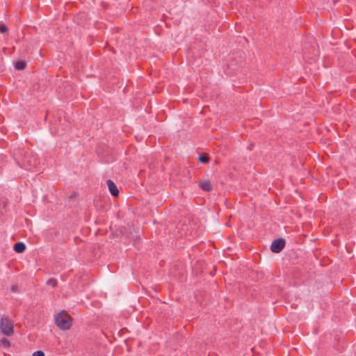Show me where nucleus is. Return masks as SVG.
Listing matches in <instances>:
<instances>
[{"instance_id":"1","label":"nucleus","mask_w":356,"mask_h":356,"mask_svg":"<svg viewBox=\"0 0 356 356\" xmlns=\"http://www.w3.org/2000/svg\"><path fill=\"white\" fill-rule=\"evenodd\" d=\"M56 325L63 330H69L72 326V318L65 311L57 314L54 318Z\"/></svg>"},{"instance_id":"2","label":"nucleus","mask_w":356,"mask_h":356,"mask_svg":"<svg viewBox=\"0 0 356 356\" xmlns=\"http://www.w3.org/2000/svg\"><path fill=\"white\" fill-rule=\"evenodd\" d=\"M0 330L3 334L10 336L14 332L13 323L6 315H3L0 321Z\"/></svg>"},{"instance_id":"3","label":"nucleus","mask_w":356,"mask_h":356,"mask_svg":"<svg viewBox=\"0 0 356 356\" xmlns=\"http://www.w3.org/2000/svg\"><path fill=\"white\" fill-rule=\"evenodd\" d=\"M285 245V240L280 238L273 241L270 245V250L274 253L280 252Z\"/></svg>"},{"instance_id":"4","label":"nucleus","mask_w":356,"mask_h":356,"mask_svg":"<svg viewBox=\"0 0 356 356\" xmlns=\"http://www.w3.org/2000/svg\"><path fill=\"white\" fill-rule=\"evenodd\" d=\"M106 184L108 186L111 194L115 197L118 196L119 194V191L115 183L112 180L108 179L106 181Z\"/></svg>"},{"instance_id":"5","label":"nucleus","mask_w":356,"mask_h":356,"mask_svg":"<svg viewBox=\"0 0 356 356\" xmlns=\"http://www.w3.org/2000/svg\"><path fill=\"white\" fill-rule=\"evenodd\" d=\"M200 188L205 191H211L212 190L211 182L208 180H203L200 182Z\"/></svg>"},{"instance_id":"6","label":"nucleus","mask_w":356,"mask_h":356,"mask_svg":"<svg viewBox=\"0 0 356 356\" xmlns=\"http://www.w3.org/2000/svg\"><path fill=\"white\" fill-rule=\"evenodd\" d=\"M13 249L16 252L22 253L25 250L26 245L23 242H18L15 244Z\"/></svg>"},{"instance_id":"7","label":"nucleus","mask_w":356,"mask_h":356,"mask_svg":"<svg viewBox=\"0 0 356 356\" xmlns=\"http://www.w3.org/2000/svg\"><path fill=\"white\" fill-rule=\"evenodd\" d=\"M15 67L17 70H22L25 68L26 63H24V61H17L15 63Z\"/></svg>"},{"instance_id":"8","label":"nucleus","mask_w":356,"mask_h":356,"mask_svg":"<svg viewBox=\"0 0 356 356\" xmlns=\"http://www.w3.org/2000/svg\"><path fill=\"white\" fill-rule=\"evenodd\" d=\"M25 162L30 166H35L36 165V161L33 158H25Z\"/></svg>"},{"instance_id":"9","label":"nucleus","mask_w":356,"mask_h":356,"mask_svg":"<svg viewBox=\"0 0 356 356\" xmlns=\"http://www.w3.org/2000/svg\"><path fill=\"white\" fill-rule=\"evenodd\" d=\"M8 26L4 24H0V31L2 33H5L6 32H8Z\"/></svg>"},{"instance_id":"10","label":"nucleus","mask_w":356,"mask_h":356,"mask_svg":"<svg viewBox=\"0 0 356 356\" xmlns=\"http://www.w3.org/2000/svg\"><path fill=\"white\" fill-rule=\"evenodd\" d=\"M200 162L207 163L209 161V158L207 156H201L198 159Z\"/></svg>"},{"instance_id":"11","label":"nucleus","mask_w":356,"mask_h":356,"mask_svg":"<svg viewBox=\"0 0 356 356\" xmlns=\"http://www.w3.org/2000/svg\"><path fill=\"white\" fill-rule=\"evenodd\" d=\"M47 284L48 285H50L53 287H55L57 284V282L55 279H49L47 282Z\"/></svg>"},{"instance_id":"12","label":"nucleus","mask_w":356,"mask_h":356,"mask_svg":"<svg viewBox=\"0 0 356 356\" xmlns=\"http://www.w3.org/2000/svg\"><path fill=\"white\" fill-rule=\"evenodd\" d=\"M32 356H44V353L42 350H37L33 353Z\"/></svg>"},{"instance_id":"13","label":"nucleus","mask_w":356,"mask_h":356,"mask_svg":"<svg viewBox=\"0 0 356 356\" xmlns=\"http://www.w3.org/2000/svg\"><path fill=\"white\" fill-rule=\"evenodd\" d=\"M1 343L6 346H9V341L6 338L1 339Z\"/></svg>"},{"instance_id":"14","label":"nucleus","mask_w":356,"mask_h":356,"mask_svg":"<svg viewBox=\"0 0 356 356\" xmlns=\"http://www.w3.org/2000/svg\"><path fill=\"white\" fill-rule=\"evenodd\" d=\"M252 147H253V144H250V145L248 146V149L250 151H251V150L252 149Z\"/></svg>"},{"instance_id":"15","label":"nucleus","mask_w":356,"mask_h":356,"mask_svg":"<svg viewBox=\"0 0 356 356\" xmlns=\"http://www.w3.org/2000/svg\"><path fill=\"white\" fill-rule=\"evenodd\" d=\"M11 289L13 291H15L17 290V286H13Z\"/></svg>"}]
</instances>
